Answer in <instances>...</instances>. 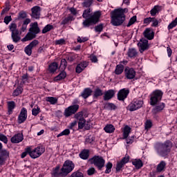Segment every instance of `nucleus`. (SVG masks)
Listing matches in <instances>:
<instances>
[{
    "instance_id": "3c124183",
    "label": "nucleus",
    "mask_w": 177,
    "mask_h": 177,
    "mask_svg": "<svg viewBox=\"0 0 177 177\" xmlns=\"http://www.w3.org/2000/svg\"><path fill=\"white\" fill-rule=\"evenodd\" d=\"M46 102H48L49 103H50V104H56V103H57V98L55 97H48L46 99Z\"/></svg>"
},
{
    "instance_id": "2f4dec72",
    "label": "nucleus",
    "mask_w": 177,
    "mask_h": 177,
    "mask_svg": "<svg viewBox=\"0 0 177 177\" xmlns=\"http://www.w3.org/2000/svg\"><path fill=\"white\" fill-rule=\"evenodd\" d=\"M104 131H105L106 133H113L114 131H115V127H114L113 124H106L104 127Z\"/></svg>"
},
{
    "instance_id": "6e6d98bb",
    "label": "nucleus",
    "mask_w": 177,
    "mask_h": 177,
    "mask_svg": "<svg viewBox=\"0 0 177 177\" xmlns=\"http://www.w3.org/2000/svg\"><path fill=\"white\" fill-rule=\"evenodd\" d=\"M89 41V38L88 37H77V42L79 44H83L84 42H86Z\"/></svg>"
},
{
    "instance_id": "49530a36",
    "label": "nucleus",
    "mask_w": 177,
    "mask_h": 177,
    "mask_svg": "<svg viewBox=\"0 0 177 177\" xmlns=\"http://www.w3.org/2000/svg\"><path fill=\"white\" fill-rule=\"evenodd\" d=\"M103 28H104V24H100L95 26V32H99V34H100V32L103 31Z\"/></svg>"
},
{
    "instance_id": "a19ab883",
    "label": "nucleus",
    "mask_w": 177,
    "mask_h": 177,
    "mask_svg": "<svg viewBox=\"0 0 177 177\" xmlns=\"http://www.w3.org/2000/svg\"><path fill=\"white\" fill-rule=\"evenodd\" d=\"M55 28L51 24H47L41 30L42 34H46V32H49L51 30H54Z\"/></svg>"
},
{
    "instance_id": "20e7f679",
    "label": "nucleus",
    "mask_w": 177,
    "mask_h": 177,
    "mask_svg": "<svg viewBox=\"0 0 177 177\" xmlns=\"http://www.w3.org/2000/svg\"><path fill=\"white\" fill-rule=\"evenodd\" d=\"M45 153V147L42 145H39L34 149H31V147H27L24 151L21 154V158H25L27 155H29L30 158L35 160L42 156Z\"/></svg>"
},
{
    "instance_id": "09e8293b",
    "label": "nucleus",
    "mask_w": 177,
    "mask_h": 177,
    "mask_svg": "<svg viewBox=\"0 0 177 177\" xmlns=\"http://www.w3.org/2000/svg\"><path fill=\"white\" fill-rule=\"evenodd\" d=\"M70 21H73L72 16H68V17L64 18V19L62 20L61 22V26H65V24H68V23H70Z\"/></svg>"
},
{
    "instance_id": "4be33fe9",
    "label": "nucleus",
    "mask_w": 177,
    "mask_h": 177,
    "mask_svg": "<svg viewBox=\"0 0 177 177\" xmlns=\"http://www.w3.org/2000/svg\"><path fill=\"white\" fill-rule=\"evenodd\" d=\"M59 171H60L59 172ZM53 177H66V176L65 174H62V171L60 170V166L57 165L53 171L52 174Z\"/></svg>"
},
{
    "instance_id": "1a4fd4ad",
    "label": "nucleus",
    "mask_w": 177,
    "mask_h": 177,
    "mask_svg": "<svg viewBox=\"0 0 177 177\" xmlns=\"http://www.w3.org/2000/svg\"><path fill=\"white\" fill-rule=\"evenodd\" d=\"M143 106V100L134 99L127 107L129 111H136Z\"/></svg>"
},
{
    "instance_id": "5701e85b",
    "label": "nucleus",
    "mask_w": 177,
    "mask_h": 177,
    "mask_svg": "<svg viewBox=\"0 0 177 177\" xmlns=\"http://www.w3.org/2000/svg\"><path fill=\"white\" fill-rule=\"evenodd\" d=\"M66 77H67V73H66L65 70H61L59 75L54 77L55 82H59V81H62V80H65Z\"/></svg>"
},
{
    "instance_id": "6e6552de",
    "label": "nucleus",
    "mask_w": 177,
    "mask_h": 177,
    "mask_svg": "<svg viewBox=\"0 0 177 177\" xmlns=\"http://www.w3.org/2000/svg\"><path fill=\"white\" fill-rule=\"evenodd\" d=\"M74 168H75V165L74 164V162H73V161L70 160H67L64 162L62 167L60 170L62 171V175H65L67 176L68 174L74 171Z\"/></svg>"
},
{
    "instance_id": "393cba45",
    "label": "nucleus",
    "mask_w": 177,
    "mask_h": 177,
    "mask_svg": "<svg viewBox=\"0 0 177 177\" xmlns=\"http://www.w3.org/2000/svg\"><path fill=\"white\" fill-rule=\"evenodd\" d=\"M89 156H90L89 149H83L79 153V157L82 160H88V158H89Z\"/></svg>"
},
{
    "instance_id": "ddd939ff",
    "label": "nucleus",
    "mask_w": 177,
    "mask_h": 177,
    "mask_svg": "<svg viewBox=\"0 0 177 177\" xmlns=\"http://www.w3.org/2000/svg\"><path fill=\"white\" fill-rule=\"evenodd\" d=\"M129 95V88H124L120 89L117 94L118 100L119 102H124L125 99L128 97Z\"/></svg>"
},
{
    "instance_id": "bb28decb",
    "label": "nucleus",
    "mask_w": 177,
    "mask_h": 177,
    "mask_svg": "<svg viewBox=\"0 0 177 177\" xmlns=\"http://www.w3.org/2000/svg\"><path fill=\"white\" fill-rule=\"evenodd\" d=\"M7 106L9 114H12L13 110L16 109V102H15V101H8L7 102Z\"/></svg>"
},
{
    "instance_id": "4d7b16f0",
    "label": "nucleus",
    "mask_w": 177,
    "mask_h": 177,
    "mask_svg": "<svg viewBox=\"0 0 177 177\" xmlns=\"http://www.w3.org/2000/svg\"><path fill=\"white\" fill-rule=\"evenodd\" d=\"M0 156L1 157H3V158H8L9 157V152L6 151V149H2L0 151Z\"/></svg>"
},
{
    "instance_id": "b1692460",
    "label": "nucleus",
    "mask_w": 177,
    "mask_h": 177,
    "mask_svg": "<svg viewBox=\"0 0 177 177\" xmlns=\"http://www.w3.org/2000/svg\"><path fill=\"white\" fill-rule=\"evenodd\" d=\"M167 167V162L165 160L160 161L156 167V172L161 173L165 171Z\"/></svg>"
},
{
    "instance_id": "ea45409f",
    "label": "nucleus",
    "mask_w": 177,
    "mask_h": 177,
    "mask_svg": "<svg viewBox=\"0 0 177 177\" xmlns=\"http://www.w3.org/2000/svg\"><path fill=\"white\" fill-rule=\"evenodd\" d=\"M8 28L12 33L13 32H16L17 31H19V29H17V24H16V23H11L9 26Z\"/></svg>"
},
{
    "instance_id": "a18cd8bd",
    "label": "nucleus",
    "mask_w": 177,
    "mask_h": 177,
    "mask_svg": "<svg viewBox=\"0 0 177 177\" xmlns=\"http://www.w3.org/2000/svg\"><path fill=\"white\" fill-rule=\"evenodd\" d=\"M41 112V108L38 106H35L32 109V115H34L35 117H37L38 114Z\"/></svg>"
},
{
    "instance_id": "052dcab7",
    "label": "nucleus",
    "mask_w": 177,
    "mask_h": 177,
    "mask_svg": "<svg viewBox=\"0 0 177 177\" xmlns=\"http://www.w3.org/2000/svg\"><path fill=\"white\" fill-rule=\"evenodd\" d=\"M126 140V143L127 145H132L133 143V140L135 139V136H132L131 137H127V138H123Z\"/></svg>"
},
{
    "instance_id": "9d476101",
    "label": "nucleus",
    "mask_w": 177,
    "mask_h": 177,
    "mask_svg": "<svg viewBox=\"0 0 177 177\" xmlns=\"http://www.w3.org/2000/svg\"><path fill=\"white\" fill-rule=\"evenodd\" d=\"M78 110H80V105L78 104L69 106L68 108L65 109L64 115L66 118H68V117H71L73 114H75Z\"/></svg>"
},
{
    "instance_id": "6ab92c4d",
    "label": "nucleus",
    "mask_w": 177,
    "mask_h": 177,
    "mask_svg": "<svg viewBox=\"0 0 177 177\" xmlns=\"http://www.w3.org/2000/svg\"><path fill=\"white\" fill-rule=\"evenodd\" d=\"M31 16L33 19H39V16H41V7L35 6L31 8Z\"/></svg>"
},
{
    "instance_id": "774afa93",
    "label": "nucleus",
    "mask_w": 177,
    "mask_h": 177,
    "mask_svg": "<svg viewBox=\"0 0 177 177\" xmlns=\"http://www.w3.org/2000/svg\"><path fill=\"white\" fill-rule=\"evenodd\" d=\"M12 21V16H6L4 17V23L5 24H9Z\"/></svg>"
},
{
    "instance_id": "c756f323",
    "label": "nucleus",
    "mask_w": 177,
    "mask_h": 177,
    "mask_svg": "<svg viewBox=\"0 0 177 177\" xmlns=\"http://www.w3.org/2000/svg\"><path fill=\"white\" fill-rule=\"evenodd\" d=\"M127 56L128 57H130V59H135V57L138 56V51L136 50V48H129Z\"/></svg>"
},
{
    "instance_id": "e433bc0d",
    "label": "nucleus",
    "mask_w": 177,
    "mask_h": 177,
    "mask_svg": "<svg viewBox=\"0 0 177 177\" xmlns=\"http://www.w3.org/2000/svg\"><path fill=\"white\" fill-rule=\"evenodd\" d=\"M96 138L92 135L88 136L85 139V145H93Z\"/></svg>"
},
{
    "instance_id": "a211bd4d",
    "label": "nucleus",
    "mask_w": 177,
    "mask_h": 177,
    "mask_svg": "<svg viewBox=\"0 0 177 177\" xmlns=\"http://www.w3.org/2000/svg\"><path fill=\"white\" fill-rule=\"evenodd\" d=\"M24 139V136L23 133H18L15 135H14L11 138H10V142L11 143H20L21 142H23V140Z\"/></svg>"
},
{
    "instance_id": "4468645a",
    "label": "nucleus",
    "mask_w": 177,
    "mask_h": 177,
    "mask_svg": "<svg viewBox=\"0 0 177 177\" xmlns=\"http://www.w3.org/2000/svg\"><path fill=\"white\" fill-rule=\"evenodd\" d=\"M27 109L23 107L18 116V124H23L27 120Z\"/></svg>"
},
{
    "instance_id": "f8f14e48",
    "label": "nucleus",
    "mask_w": 177,
    "mask_h": 177,
    "mask_svg": "<svg viewBox=\"0 0 177 177\" xmlns=\"http://www.w3.org/2000/svg\"><path fill=\"white\" fill-rule=\"evenodd\" d=\"M138 46L139 47L140 53H143L145 50H149V49H150L149 40L146 39L145 37L140 39V42L138 44Z\"/></svg>"
},
{
    "instance_id": "864d4df0",
    "label": "nucleus",
    "mask_w": 177,
    "mask_h": 177,
    "mask_svg": "<svg viewBox=\"0 0 177 177\" xmlns=\"http://www.w3.org/2000/svg\"><path fill=\"white\" fill-rule=\"evenodd\" d=\"M176 26H177V17L168 25L167 30H172Z\"/></svg>"
},
{
    "instance_id": "c85d7f7f",
    "label": "nucleus",
    "mask_w": 177,
    "mask_h": 177,
    "mask_svg": "<svg viewBox=\"0 0 177 177\" xmlns=\"http://www.w3.org/2000/svg\"><path fill=\"white\" fill-rule=\"evenodd\" d=\"M124 68H125V66H124V65L119 64L116 66L115 69V74L116 75H121V74H122V73H124Z\"/></svg>"
},
{
    "instance_id": "5fc2aeb1",
    "label": "nucleus",
    "mask_w": 177,
    "mask_h": 177,
    "mask_svg": "<svg viewBox=\"0 0 177 177\" xmlns=\"http://www.w3.org/2000/svg\"><path fill=\"white\" fill-rule=\"evenodd\" d=\"M97 171L96 169H95V167H90L88 170H87V175L88 176H92V175H95V174H97Z\"/></svg>"
},
{
    "instance_id": "338daca9",
    "label": "nucleus",
    "mask_w": 177,
    "mask_h": 177,
    "mask_svg": "<svg viewBox=\"0 0 177 177\" xmlns=\"http://www.w3.org/2000/svg\"><path fill=\"white\" fill-rule=\"evenodd\" d=\"M120 162L123 163L124 165H125V164H128V162H129V156L122 158Z\"/></svg>"
},
{
    "instance_id": "de8ad7c7",
    "label": "nucleus",
    "mask_w": 177,
    "mask_h": 177,
    "mask_svg": "<svg viewBox=\"0 0 177 177\" xmlns=\"http://www.w3.org/2000/svg\"><path fill=\"white\" fill-rule=\"evenodd\" d=\"M21 93H23V88L21 86H18L17 88L13 91L12 95L13 96H19V95H21Z\"/></svg>"
},
{
    "instance_id": "a878e982",
    "label": "nucleus",
    "mask_w": 177,
    "mask_h": 177,
    "mask_svg": "<svg viewBox=\"0 0 177 177\" xmlns=\"http://www.w3.org/2000/svg\"><path fill=\"white\" fill-rule=\"evenodd\" d=\"M161 10H162V6L159 5L154 6L150 11V15L151 16L154 17L156 15H157V13L161 12Z\"/></svg>"
},
{
    "instance_id": "423d86ee",
    "label": "nucleus",
    "mask_w": 177,
    "mask_h": 177,
    "mask_svg": "<svg viewBox=\"0 0 177 177\" xmlns=\"http://www.w3.org/2000/svg\"><path fill=\"white\" fill-rule=\"evenodd\" d=\"M88 162H89L91 165H94L97 171H102L104 168L106 160H104L102 156L95 155L88 159Z\"/></svg>"
},
{
    "instance_id": "f257e3e1",
    "label": "nucleus",
    "mask_w": 177,
    "mask_h": 177,
    "mask_svg": "<svg viewBox=\"0 0 177 177\" xmlns=\"http://www.w3.org/2000/svg\"><path fill=\"white\" fill-rule=\"evenodd\" d=\"M92 9L87 8L83 11L82 17L84 19L82 22L84 28H89L96 26L99 21H100V17H102V11H95L93 14H91Z\"/></svg>"
},
{
    "instance_id": "c9c22d12",
    "label": "nucleus",
    "mask_w": 177,
    "mask_h": 177,
    "mask_svg": "<svg viewBox=\"0 0 177 177\" xmlns=\"http://www.w3.org/2000/svg\"><path fill=\"white\" fill-rule=\"evenodd\" d=\"M104 107L106 110H116L117 106L114 104V103L111 102H106L104 104Z\"/></svg>"
},
{
    "instance_id": "8fccbe9b",
    "label": "nucleus",
    "mask_w": 177,
    "mask_h": 177,
    "mask_svg": "<svg viewBox=\"0 0 177 177\" xmlns=\"http://www.w3.org/2000/svg\"><path fill=\"white\" fill-rule=\"evenodd\" d=\"M24 52L27 56H31L32 55V48L28 45L24 48Z\"/></svg>"
},
{
    "instance_id": "e2e57ef3",
    "label": "nucleus",
    "mask_w": 177,
    "mask_h": 177,
    "mask_svg": "<svg viewBox=\"0 0 177 177\" xmlns=\"http://www.w3.org/2000/svg\"><path fill=\"white\" fill-rule=\"evenodd\" d=\"M153 20H154V18H153V17L145 18L143 20V24H147V26H149V24L150 23H151V21H153Z\"/></svg>"
},
{
    "instance_id": "4c0bfd02",
    "label": "nucleus",
    "mask_w": 177,
    "mask_h": 177,
    "mask_svg": "<svg viewBox=\"0 0 177 177\" xmlns=\"http://www.w3.org/2000/svg\"><path fill=\"white\" fill-rule=\"evenodd\" d=\"M106 168L104 174H109L111 172V169H113V163L111 162H108L104 165Z\"/></svg>"
},
{
    "instance_id": "f3484780",
    "label": "nucleus",
    "mask_w": 177,
    "mask_h": 177,
    "mask_svg": "<svg viewBox=\"0 0 177 177\" xmlns=\"http://www.w3.org/2000/svg\"><path fill=\"white\" fill-rule=\"evenodd\" d=\"M114 96H115V90L109 89L104 92L103 100L105 102H107L109 100H111V99H113Z\"/></svg>"
},
{
    "instance_id": "9b49d317",
    "label": "nucleus",
    "mask_w": 177,
    "mask_h": 177,
    "mask_svg": "<svg viewBox=\"0 0 177 177\" xmlns=\"http://www.w3.org/2000/svg\"><path fill=\"white\" fill-rule=\"evenodd\" d=\"M124 80H134L136 77V71L135 68L126 66L124 71Z\"/></svg>"
},
{
    "instance_id": "bf43d9fd",
    "label": "nucleus",
    "mask_w": 177,
    "mask_h": 177,
    "mask_svg": "<svg viewBox=\"0 0 177 177\" xmlns=\"http://www.w3.org/2000/svg\"><path fill=\"white\" fill-rule=\"evenodd\" d=\"M86 120L84 119L83 120H79L78 122V129H83L85 127V123Z\"/></svg>"
},
{
    "instance_id": "680f3d73",
    "label": "nucleus",
    "mask_w": 177,
    "mask_h": 177,
    "mask_svg": "<svg viewBox=\"0 0 177 177\" xmlns=\"http://www.w3.org/2000/svg\"><path fill=\"white\" fill-rule=\"evenodd\" d=\"M136 21V16H133L129 21V23L127 25V27H131L132 24H135V22Z\"/></svg>"
},
{
    "instance_id": "79ce46f5",
    "label": "nucleus",
    "mask_w": 177,
    "mask_h": 177,
    "mask_svg": "<svg viewBox=\"0 0 177 177\" xmlns=\"http://www.w3.org/2000/svg\"><path fill=\"white\" fill-rule=\"evenodd\" d=\"M124 167H125V165H124L121 162H118L116 164L115 174H118V172H121V171H122V168H124Z\"/></svg>"
},
{
    "instance_id": "13d9d810",
    "label": "nucleus",
    "mask_w": 177,
    "mask_h": 177,
    "mask_svg": "<svg viewBox=\"0 0 177 177\" xmlns=\"http://www.w3.org/2000/svg\"><path fill=\"white\" fill-rule=\"evenodd\" d=\"M28 45L32 49H34L35 46H37V45H39V41L37 39H34Z\"/></svg>"
},
{
    "instance_id": "473e14b6",
    "label": "nucleus",
    "mask_w": 177,
    "mask_h": 177,
    "mask_svg": "<svg viewBox=\"0 0 177 177\" xmlns=\"http://www.w3.org/2000/svg\"><path fill=\"white\" fill-rule=\"evenodd\" d=\"M131 127L128 125H126L124 127L122 139H127V138L129 136V134L131 133Z\"/></svg>"
},
{
    "instance_id": "0eeeda50",
    "label": "nucleus",
    "mask_w": 177,
    "mask_h": 177,
    "mask_svg": "<svg viewBox=\"0 0 177 177\" xmlns=\"http://www.w3.org/2000/svg\"><path fill=\"white\" fill-rule=\"evenodd\" d=\"M164 92L160 89H156L151 93L149 95V104L150 106H155L162 100Z\"/></svg>"
},
{
    "instance_id": "412c9836",
    "label": "nucleus",
    "mask_w": 177,
    "mask_h": 177,
    "mask_svg": "<svg viewBox=\"0 0 177 177\" xmlns=\"http://www.w3.org/2000/svg\"><path fill=\"white\" fill-rule=\"evenodd\" d=\"M20 35H21V34H20L19 30H17L16 32L11 33L12 42L15 44H19V42H20V39H21V37H20Z\"/></svg>"
},
{
    "instance_id": "7c9ffc66",
    "label": "nucleus",
    "mask_w": 177,
    "mask_h": 177,
    "mask_svg": "<svg viewBox=\"0 0 177 177\" xmlns=\"http://www.w3.org/2000/svg\"><path fill=\"white\" fill-rule=\"evenodd\" d=\"M132 164L136 168V169H140L143 167V162L140 159H135L132 161Z\"/></svg>"
},
{
    "instance_id": "aec40b11",
    "label": "nucleus",
    "mask_w": 177,
    "mask_h": 177,
    "mask_svg": "<svg viewBox=\"0 0 177 177\" xmlns=\"http://www.w3.org/2000/svg\"><path fill=\"white\" fill-rule=\"evenodd\" d=\"M86 67H88L87 62H80L75 68V73H77V74H81V73H82V71H84Z\"/></svg>"
},
{
    "instance_id": "7ed1b4c3",
    "label": "nucleus",
    "mask_w": 177,
    "mask_h": 177,
    "mask_svg": "<svg viewBox=\"0 0 177 177\" xmlns=\"http://www.w3.org/2000/svg\"><path fill=\"white\" fill-rule=\"evenodd\" d=\"M125 12H128L127 8L115 9L111 12V24L115 27L122 26L125 21Z\"/></svg>"
},
{
    "instance_id": "72a5a7b5",
    "label": "nucleus",
    "mask_w": 177,
    "mask_h": 177,
    "mask_svg": "<svg viewBox=\"0 0 177 177\" xmlns=\"http://www.w3.org/2000/svg\"><path fill=\"white\" fill-rule=\"evenodd\" d=\"M59 64L57 62H53L49 65L48 70L50 73H53L56 71V70H57Z\"/></svg>"
},
{
    "instance_id": "0e129e2a",
    "label": "nucleus",
    "mask_w": 177,
    "mask_h": 177,
    "mask_svg": "<svg viewBox=\"0 0 177 177\" xmlns=\"http://www.w3.org/2000/svg\"><path fill=\"white\" fill-rule=\"evenodd\" d=\"M0 140L1 142H3V143H5V145L8 144V137H6V136L0 133Z\"/></svg>"
},
{
    "instance_id": "69168bd1",
    "label": "nucleus",
    "mask_w": 177,
    "mask_h": 177,
    "mask_svg": "<svg viewBox=\"0 0 177 177\" xmlns=\"http://www.w3.org/2000/svg\"><path fill=\"white\" fill-rule=\"evenodd\" d=\"M55 45H66V40L64 39H59L58 40H55Z\"/></svg>"
},
{
    "instance_id": "58836bf2",
    "label": "nucleus",
    "mask_w": 177,
    "mask_h": 177,
    "mask_svg": "<svg viewBox=\"0 0 177 177\" xmlns=\"http://www.w3.org/2000/svg\"><path fill=\"white\" fill-rule=\"evenodd\" d=\"M74 118L77 121H82L85 120V118H84V111H82L75 113Z\"/></svg>"
},
{
    "instance_id": "c03bdc74",
    "label": "nucleus",
    "mask_w": 177,
    "mask_h": 177,
    "mask_svg": "<svg viewBox=\"0 0 177 177\" xmlns=\"http://www.w3.org/2000/svg\"><path fill=\"white\" fill-rule=\"evenodd\" d=\"M24 19H27V12L21 10L18 14L17 20H24Z\"/></svg>"
},
{
    "instance_id": "dca6fc26",
    "label": "nucleus",
    "mask_w": 177,
    "mask_h": 177,
    "mask_svg": "<svg viewBox=\"0 0 177 177\" xmlns=\"http://www.w3.org/2000/svg\"><path fill=\"white\" fill-rule=\"evenodd\" d=\"M143 35L145 38L148 39L149 41H151V39H154V31L150 28H147L144 32Z\"/></svg>"
},
{
    "instance_id": "39448f33",
    "label": "nucleus",
    "mask_w": 177,
    "mask_h": 177,
    "mask_svg": "<svg viewBox=\"0 0 177 177\" xmlns=\"http://www.w3.org/2000/svg\"><path fill=\"white\" fill-rule=\"evenodd\" d=\"M41 32V29L38 26V22H34L30 24V28L29 32L21 39L22 42H27V41H32L35 38H37V35Z\"/></svg>"
},
{
    "instance_id": "f704fd0d",
    "label": "nucleus",
    "mask_w": 177,
    "mask_h": 177,
    "mask_svg": "<svg viewBox=\"0 0 177 177\" xmlns=\"http://www.w3.org/2000/svg\"><path fill=\"white\" fill-rule=\"evenodd\" d=\"M100 96H103V91L97 87L94 91L93 97V99H97Z\"/></svg>"
},
{
    "instance_id": "f03ea898",
    "label": "nucleus",
    "mask_w": 177,
    "mask_h": 177,
    "mask_svg": "<svg viewBox=\"0 0 177 177\" xmlns=\"http://www.w3.org/2000/svg\"><path fill=\"white\" fill-rule=\"evenodd\" d=\"M172 142L169 140H167L164 142H156L154 145L153 149L159 156V157H163L164 158H167L169 153H171V149H172Z\"/></svg>"
},
{
    "instance_id": "cd10ccee",
    "label": "nucleus",
    "mask_w": 177,
    "mask_h": 177,
    "mask_svg": "<svg viewBox=\"0 0 177 177\" xmlns=\"http://www.w3.org/2000/svg\"><path fill=\"white\" fill-rule=\"evenodd\" d=\"M92 92L93 91L91 88H86L81 93V96L83 97V99H88V97L92 95Z\"/></svg>"
},
{
    "instance_id": "37998d69",
    "label": "nucleus",
    "mask_w": 177,
    "mask_h": 177,
    "mask_svg": "<svg viewBox=\"0 0 177 177\" xmlns=\"http://www.w3.org/2000/svg\"><path fill=\"white\" fill-rule=\"evenodd\" d=\"M66 68H67V60L63 58L61 59L59 70H66Z\"/></svg>"
},
{
    "instance_id": "603ef678",
    "label": "nucleus",
    "mask_w": 177,
    "mask_h": 177,
    "mask_svg": "<svg viewBox=\"0 0 177 177\" xmlns=\"http://www.w3.org/2000/svg\"><path fill=\"white\" fill-rule=\"evenodd\" d=\"M70 134V129H66L62 131L57 136V138H60L61 136H68Z\"/></svg>"
},
{
    "instance_id": "2eb2a0df",
    "label": "nucleus",
    "mask_w": 177,
    "mask_h": 177,
    "mask_svg": "<svg viewBox=\"0 0 177 177\" xmlns=\"http://www.w3.org/2000/svg\"><path fill=\"white\" fill-rule=\"evenodd\" d=\"M153 106L152 109L153 114H158V113H161L165 109V103L160 102Z\"/></svg>"
}]
</instances>
